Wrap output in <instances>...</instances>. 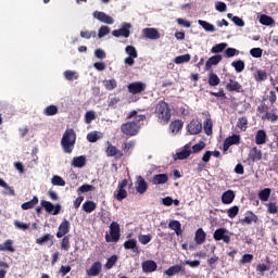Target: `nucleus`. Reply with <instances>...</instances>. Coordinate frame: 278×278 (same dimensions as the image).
I'll use <instances>...</instances> for the list:
<instances>
[{
  "mask_svg": "<svg viewBox=\"0 0 278 278\" xmlns=\"http://www.w3.org/2000/svg\"><path fill=\"white\" fill-rule=\"evenodd\" d=\"M47 242H50V247H53V235L51 233H46L43 237L38 238L36 240L37 244H45Z\"/></svg>",
  "mask_w": 278,
  "mask_h": 278,
  "instance_id": "nucleus-34",
  "label": "nucleus"
},
{
  "mask_svg": "<svg viewBox=\"0 0 278 278\" xmlns=\"http://www.w3.org/2000/svg\"><path fill=\"white\" fill-rule=\"evenodd\" d=\"M168 182V174H156L152 177L153 186H162Z\"/></svg>",
  "mask_w": 278,
  "mask_h": 278,
  "instance_id": "nucleus-20",
  "label": "nucleus"
},
{
  "mask_svg": "<svg viewBox=\"0 0 278 278\" xmlns=\"http://www.w3.org/2000/svg\"><path fill=\"white\" fill-rule=\"evenodd\" d=\"M0 187L1 188H4L5 190L9 191V194H11V197H14V188L13 187H10L8 185V182H5V180H3L2 178H0Z\"/></svg>",
  "mask_w": 278,
  "mask_h": 278,
  "instance_id": "nucleus-55",
  "label": "nucleus"
},
{
  "mask_svg": "<svg viewBox=\"0 0 278 278\" xmlns=\"http://www.w3.org/2000/svg\"><path fill=\"white\" fill-rule=\"evenodd\" d=\"M72 166H74V168H84L86 166V156H75L72 161Z\"/></svg>",
  "mask_w": 278,
  "mask_h": 278,
  "instance_id": "nucleus-27",
  "label": "nucleus"
},
{
  "mask_svg": "<svg viewBox=\"0 0 278 278\" xmlns=\"http://www.w3.org/2000/svg\"><path fill=\"white\" fill-rule=\"evenodd\" d=\"M45 116H55L58 114V108L55 105H49L43 110Z\"/></svg>",
  "mask_w": 278,
  "mask_h": 278,
  "instance_id": "nucleus-44",
  "label": "nucleus"
},
{
  "mask_svg": "<svg viewBox=\"0 0 278 278\" xmlns=\"http://www.w3.org/2000/svg\"><path fill=\"white\" fill-rule=\"evenodd\" d=\"M226 90L229 92H242V85L233 79H230L226 85Z\"/></svg>",
  "mask_w": 278,
  "mask_h": 278,
  "instance_id": "nucleus-22",
  "label": "nucleus"
},
{
  "mask_svg": "<svg viewBox=\"0 0 278 278\" xmlns=\"http://www.w3.org/2000/svg\"><path fill=\"white\" fill-rule=\"evenodd\" d=\"M136 190L139 194H144V192L149 190V185L147 184L144 178H142V176H137Z\"/></svg>",
  "mask_w": 278,
  "mask_h": 278,
  "instance_id": "nucleus-15",
  "label": "nucleus"
},
{
  "mask_svg": "<svg viewBox=\"0 0 278 278\" xmlns=\"http://www.w3.org/2000/svg\"><path fill=\"white\" fill-rule=\"evenodd\" d=\"M202 130L203 124H201L199 119H192L187 126V131L190 136H197V134H201Z\"/></svg>",
  "mask_w": 278,
  "mask_h": 278,
  "instance_id": "nucleus-9",
  "label": "nucleus"
},
{
  "mask_svg": "<svg viewBox=\"0 0 278 278\" xmlns=\"http://www.w3.org/2000/svg\"><path fill=\"white\" fill-rule=\"evenodd\" d=\"M233 199H236V193H233V191L231 190L224 192L222 195V202L225 205H229L230 203H233Z\"/></svg>",
  "mask_w": 278,
  "mask_h": 278,
  "instance_id": "nucleus-25",
  "label": "nucleus"
},
{
  "mask_svg": "<svg viewBox=\"0 0 278 278\" xmlns=\"http://www.w3.org/2000/svg\"><path fill=\"white\" fill-rule=\"evenodd\" d=\"M142 34L149 40H160V31L155 28H143Z\"/></svg>",
  "mask_w": 278,
  "mask_h": 278,
  "instance_id": "nucleus-18",
  "label": "nucleus"
},
{
  "mask_svg": "<svg viewBox=\"0 0 278 278\" xmlns=\"http://www.w3.org/2000/svg\"><path fill=\"white\" fill-rule=\"evenodd\" d=\"M38 205V197H34L30 201L22 204V210H34Z\"/></svg>",
  "mask_w": 278,
  "mask_h": 278,
  "instance_id": "nucleus-36",
  "label": "nucleus"
},
{
  "mask_svg": "<svg viewBox=\"0 0 278 278\" xmlns=\"http://www.w3.org/2000/svg\"><path fill=\"white\" fill-rule=\"evenodd\" d=\"M91 190H94V187L91 185H83L78 188V193L81 192H91Z\"/></svg>",
  "mask_w": 278,
  "mask_h": 278,
  "instance_id": "nucleus-64",
  "label": "nucleus"
},
{
  "mask_svg": "<svg viewBox=\"0 0 278 278\" xmlns=\"http://www.w3.org/2000/svg\"><path fill=\"white\" fill-rule=\"evenodd\" d=\"M106 242H118L121 240V226L118 223L113 222L110 225V235H105Z\"/></svg>",
  "mask_w": 278,
  "mask_h": 278,
  "instance_id": "nucleus-4",
  "label": "nucleus"
},
{
  "mask_svg": "<svg viewBox=\"0 0 278 278\" xmlns=\"http://www.w3.org/2000/svg\"><path fill=\"white\" fill-rule=\"evenodd\" d=\"M103 265L101 262H94L89 269H86L87 277H99L101 275V270Z\"/></svg>",
  "mask_w": 278,
  "mask_h": 278,
  "instance_id": "nucleus-12",
  "label": "nucleus"
},
{
  "mask_svg": "<svg viewBox=\"0 0 278 278\" xmlns=\"http://www.w3.org/2000/svg\"><path fill=\"white\" fill-rule=\"evenodd\" d=\"M264 53V50H262V48H253L250 50V55H252V58H262Z\"/></svg>",
  "mask_w": 278,
  "mask_h": 278,
  "instance_id": "nucleus-57",
  "label": "nucleus"
},
{
  "mask_svg": "<svg viewBox=\"0 0 278 278\" xmlns=\"http://www.w3.org/2000/svg\"><path fill=\"white\" fill-rule=\"evenodd\" d=\"M138 247V241H136V239H129L124 243V249L126 250H134Z\"/></svg>",
  "mask_w": 278,
  "mask_h": 278,
  "instance_id": "nucleus-51",
  "label": "nucleus"
},
{
  "mask_svg": "<svg viewBox=\"0 0 278 278\" xmlns=\"http://www.w3.org/2000/svg\"><path fill=\"white\" fill-rule=\"evenodd\" d=\"M256 222H257V215H255V213L253 212H248L244 218L241 219V223L243 225H251L252 223H256Z\"/></svg>",
  "mask_w": 278,
  "mask_h": 278,
  "instance_id": "nucleus-28",
  "label": "nucleus"
},
{
  "mask_svg": "<svg viewBox=\"0 0 278 278\" xmlns=\"http://www.w3.org/2000/svg\"><path fill=\"white\" fill-rule=\"evenodd\" d=\"M222 61H223V55L220 54L211 56L205 63L206 71H210L213 66H216V64H218Z\"/></svg>",
  "mask_w": 278,
  "mask_h": 278,
  "instance_id": "nucleus-23",
  "label": "nucleus"
},
{
  "mask_svg": "<svg viewBox=\"0 0 278 278\" xmlns=\"http://www.w3.org/2000/svg\"><path fill=\"white\" fill-rule=\"evenodd\" d=\"M77 140V134H75V130L73 128H67L63 137L61 139V147L64 151V153L71 154L73 153V150L75 149V142Z\"/></svg>",
  "mask_w": 278,
  "mask_h": 278,
  "instance_id": "nucleus-2",
  "label": "nucleus"
},
{
  "mask_svg": "<svg viewBox=\"0 0 278 278\" xmlns=\"http://www.w3.org/2000/svg\"><path fill=\"white\" fill-rule=\"evenodd\" d=\"M215 10H217V12H227V4L225 2H216L215 3Z\"/></svg>",
  "mask_w": 278,
  "mask_h": 278,
  "instance_id": "nucleus-63",
  "label": "nucleus"
},
{
  "mask_svg": "<svg viewBox=\"0 0 278 278\" xmlns=\"http://www.w3.org/2000/svg\"><path fill=\"white\" fill-rule=\"evenodd\" d=\"M225 49H227V43L222 42V43L215 45V46L211 49V52H212V53H223Z\"/></svg>",
  "mask_w": 278,
  "mask_h": 278,
  "instance_id": "nucleus-47",
  "label": "nucleus"
},
{
  "mask_svg": "<svg viewBox=\"0 0 278 278\" xmlns=\"http://www.w3.org/2000/svg\"><path fill=\"white\" fill-rule=\"evenodd\" d=\"M198 25L200 27L204 28V31H211V33L216 31V27L213 24H211V23H208L206 21L199 20L198 21Z\"/></svg>",
  "mask_w": 278,
  "mask_h": 278,
  "instance_id": "nucleus-33",
  "label": "nucleus"
},
{
  "mask_svg": "<svg viewBox=\"0 0 278 278\" xmlns=\"http://www.w3.org/2000/svg\"><path fill=\"white\" fill-rule=\"evenodd\" d=\"M190 60H192V56L190 54H182V55H178L174 59V62L176 64H187L188 62H190Z\"/></svg>",
  "mask_w": 278,
  "mask_h": 278,
  "instance_id": "nucleus-37",
  "label": "nucleus"
},
{
  "mask_svg": "<svg viewBox=\"0 0 278 278\" xmlns=\"http://www.w3.org/2000/svg\"><path fill=\"white\" fill-rule=\"evenodd\" d=\"M238 212H240V208L238 206H232L228 210V216L229 218H236L238 216Z\"/></svg>",
  "mask_w": 278,
  "mask_h": 278,
  "instance_id": "nucleus-62",
  "label": "nucleus"
},
{
  "mask_svg": "<svg viewBox=\"0 0 278 278\" xmlns=\"http://www.w3.org/2000/svg\"><path fill=\"white\" fill-rule=\"evenodd\" d=\"M41 207H43L48 214H52V216H58V214H60V210H62L60 204L53 205V203L47 200L41 201Z\"/></svg>",
  "mask_w": 278,
  "mask_h": 278,
  "instance_id": "nucleus-8",
  "label": "nucleus"
},
{
  "mask_svg": "<svg viewBox=\"0 0 278 278\" xmlns=\"http://www.w3.org/2000/svg\"><path fill=\"white\" fill-rule=\"evenodd\" d=\"M94 118H97V114L94 113V111H88L85 114V123L87 125H90V123H92V121H94Z\"/></svg>",
  "mask_w": 278,
  "mask_h": 278,
  "instance_id": "nucleus-49",
  "label": "nucleus"
},
{
  "mask_svg": "<svg viewBox=\"0 0 278 278\" xmlns=\"http://www.w3.org/2000/svg\"><path fill=\"white\" fill-rule=\"evenodd\" d=\"M115 199H117L118 201H123L124 199H127V190L118 189L117 193H115Z\"/></svg>",
  "mask_w": 278,
  "mask_h": 278,
  "instance_id": "nucleus-59",
  "label": "nucleus"
},
{
  "mask_svg": "<svg viewBox=\"0 0 278 278\" xmlns=\"http://www.w3.org/2000/svg\"><path fill=\"white\" fill-rule=\"evenodd\" d=\"M248 124H249V122L247 121V117H241L238 121L237 127H239V129H241V131H245Z\"/></svg>",
  "mask_w": 278,
  "mask_h": 278,
  "instance_id": "nucleus-58",
  "label": "nucleus"
},
{
  "mask_svg": "<svg viewBox=\"0 0 278 278\" xmlns=\"http://www.w3.org/2000/svg\"><path fill=\"white\" fill-rule=\"evenodd\" d=\"M83 210L87 214H92V212H94V210H97V203H94L92 201H87L83 204Z\"/></svg>",
  "mask_w": 278,
  "mask_h": 278,
  "instance_id": "nucleus-35",
  "label": "nucleus"
},
{
  "mask_svg": "<svg viewBox=\"0 0 278 278\" xmlns=\"http://www.w3.org/2000/svg\"><path fill=\"white\" fill-rule=\"evenodd\" d=\"M220 84V78L215 73L208 74V86L216 87Z\"/></svg>",
  "mask_w": 278,
  "mask_h": 278,
  "instance_id": "nucleus-40",
  "label": "nucleus"
},
{
  "mask_svg": "<svg viewBox=\"0 0 278 278\" xmlns=\"http://www.w3.org/2000/svg\"><path fill=\"white\" fill-rule=\"evenodd\" d=\"M71 230V224L68 220L64 219L60 226H59V231L56 232V238H64L66 233Z\"/></svg>",
  "mask_w": 278,
  "mask_h": 278,
  "instance_id": "nucleus-19",
  "label": "nucleus"
},
{
  "mask_svg": "<svg viewBox=\"0 0 278 278\" xmlns=\"http://www.w3.org/2000/svg\"><path fill=\"white\" fill-rule=\"evenodd\" d=\"M110 31L111 28L109 26H101L98 30V38H105Z\"/></svg>",
  "mask_w": 278,
  "mask_h": 278,
  "instance_id": "nucleus-50",
  "label": "nucleus"
},
{
  "mask_svg": "<svg viewBox=\"0 0 278 278\" xmlns=\"http://www.w3.org/2000/svg\"><path fill=\"white\" fill-rule=\"evenodd\" d=\"M61 249L63 251H68L71 249V239L68 236H65L61 241Z\"/></svg>",
  "mask_w": 278,
  "mask_h": 278,
  "instance_id": "nucleus-52",
  "label": "nucleus"
},
{
  "mask_svg": "<svg viewBox=\"0 0 278 278\" xmlns=\"http://www.w3.org/2000/svg\"><path fill=\"white\" fill-rule=\"evenodd\" d=\"M181 127H184V123H181V121H175L169 125V131L173 134V136H177V134H179L181 130Z\"/></svg>",
  "mask_w": 278,
  "mask_h": 278,
  "instance_id": "nucleus-30",
  "label": "nucleus"
},
{
  "mask_svg": "<svg viewBox=\"0 0 278 278\" xmlns=\"http://www.w3.org/2000/svg\"><path fill=\"white\" fill-rule=\"evenodd\" d=\"M63 76L67 81H75V79H79V73L76 71L67 70L63 73Z\"/></svg>",
  "mask_w": 278,
  "mask_h": 278,
  "instance_id": "nucleus-32",
  "label": "nucleus"
},
{
  "mask_svg": "<svg viewBox=\"0 0 278 278\" xmlns=\"http://www.w3.org/2000/svg\"><path fill=\"white\" fill-rule=\"evenodd\" d=\"M186 268L181 265L170 266L168 269L164 271L167 277H173L175 275H179V273H185Z\"/></svg>",
  "mask_w": 278,
  "mask_h": 278,
  "instance_id": "nucleus-21",
  "label": "nucleus"
},
{
  "mask_svg": "<svg viewBox=\"0 0 278 278\" xmlns=\"http://www.w3.org/2000/svg\"><path fill=\"white\" fill-rule=\"evenodd\" d=\"M270 192H271L270 188H265V189H263V190L260 191V193H258V199H260L261 201H264V202L268 201V199H270Z\"/></svg>",
  "mask_w": 278,
  "mask_h": 278,
  "instance_id": "nucleus-42",
  "label": "nucleus"
},
{
  "mask_svg": "<svg viewBox=\"0 0 278 278\" xmlns=\"http://www.w3.org/2000/svg\"><path fill=\"white\" fill-rule=\"evenodd\" d=\"M203 149H205V142L203 141H200L199 143L192 147L193 153H200V151H203Z\"/></svg>",
  "mask_w": 278,
  "mask_h": 278,
  "instance_id": "nucleus-61",
  "label": "nucleus"
},
{
  "mask_svg": "<svg viewBox=\"0 0 278 278\" xmlns=\"http://www.w3.org/2000/svg\"><path fill=\"white\" fill-rule=\"evenodd\" d=\"M138 240L141 244H149L153 240V237L151 235H139Z\"/></svg>",
  "mask_w": 278,
  "mask_h": 278,
  "instance_id": "nucleus-53",
  "label": "nucleus"
},
{
  "mask_svg": "<svg viewBox=\"0 0 278 278\" xmlns=\"http://www.w3.org/2000/svg\"><path fill=\"white\" fill-rule=\"evenodd\" d=\"M260 23L261 25H266V26H270L275 23V20H273V17L268 16V15H261L260 17Z\"/></svg>",
  "mask_w": 278,
  "mask_h": 278,
  "instance_id": "nucleus-46",
  "label": "nucleus"
},
{
  "mask_svg": "<svg viewBox=\"0 0 278 278\" xmlns=\"http://www.w3.org/2000/svg\"><path fill=\"white\" fill-rule=\"evenodd\" d=\"M214 127V123H212V119L207 118L204 122V131L206 136H212V128Z\"/></svg>",
  "mask_w": 278,
  "mask_h": 278,
  "instance_id": "nucleus-48",
  "label": "nucleus"
},
{
  "mask_svg": "<svg viewBox=\"0 0 278 278\" xmlns=\"http://www.w3.org/2000/svg\"><path fill=\"white\" fill-rule=\"evenodd\" d=\"M231 66L235 67L236 73H242V71H244V61H233Z\"/></svg>",
  "mask_w": 278,
  "mask_h": 278,
  "instance_id": "nucleus-45",
  "label": "nucleus"
},
{
  "mask_svg": "<svg viewBox=\"0 0 278 278\" xmlns=\"http://www.w3.org/2000/svg\"><path fill=\"white\" fill-rule=\"evenodd\" d=\"M190 143H187L184 149L177 153L178 160H187V157H190Z\"/></svg>",
  "mask_w": 278,
  "mask_h": 278,
  "instance_id": "nucleus-31",
  "label": "nucleus"
},
{
  "mask_svg": "<svg viewBox=\"0 0 278 278\" xmlns=\"http://www.w3.org/2000/svg\"><path fill=\"white\" fill-rule=\"evenodd\" d=\"M146 115H137L132 122L125 123L121 126V131L125 136H137L142 125H144Z\"/></svg>",
  "mask_w": 278,
  "mask_h": 278,
  "instance_id": "nucleus-1",
  "label": "nucleus"
},
{
  "mask_svg": "<svg viewBox=\"0 0 278 278\" xmlns=\"http://www.w3.org/2000/svg\"><path fill=\"white\" fill-rule=\"evenodd\" d=\"M239 54H240V51L237 50L236 48H228L225 50L226 58H233Z\"/></svg>",
  "mask_w": 278,
  "mask_h": 278,
  "instance_id": "nucleus-56",
  "label": "nucleus"
},
{
  "mask_svg": "<svg viewBox=\"0 0 278 278\" xmlns=\"http://www.w3.org/2000/svg\"><path fill=\"white\" fill-rule=\"evenodd\" d=\"M131 24L127 22L122 23V27L119 29L113 30L112 36L114 38H129L131 36Z\"/></svg>",
  "mask_w": 278,
  "mask_h": 278,
  "instance_id": "nucleus-5",
  "label": "nucleus"
},
{
  "mask_svg": "<svg viewBox=\"0 0 278 278\" xmlns=\"http://www.w3.org/2000/svg\"><path fill=\"white\" fill-rule=\"evenodd\" d=\"M108 148H106V155L108 157H116V160L123 157V152L116 149V147L112 146L110 141L106 142Z\"/></svg>",
  "mask_w": 278,
  "mask_h": 278,
  "instance_id": "nucleus-16",
  "label": "nucleus"
},
{
  "mask_svg": "<svg viewBox=\"0 0 278 278\" xmlns=\"http://www.w3.org/2000/svg\"><path fill=\"white\" fill-rule=\"evenodd\" d=\"M93 18H97V21H100V23H105L106 25H114V18L108 15L105 12H93Z\"/></svg>",
  "mask_w": 278,
  "mask_h": 278,
  "instance_id": "nucleus-11",
  "label": "nucleus"
},
{
  "mask_svg": "<svg viewBox=\"0 0 278 278\" xmlns=\"http://www.w3.org/2000/svg\"><path fill=\"white\" fill-rule=\"evenodd\" d=\"M147 90V84L142 81H135L128 85V92L130 94H140V92H144Z\"/></svg>",
  "mask_w": 278,
  "mask_h": 278,
  "instance_id": "nucleus-10",
  "label": "nucleus"
},
{
  "mask_svg": "<svg viewBox=\"0 0 278 278\" xmlns=\"http://www.w3.org/2000/svg\"><path fill=\"white\" fill-rule=\"evenodd\" d=\"M103 138V134L99 131L89 132L87 135L88 142H97V140H101Z\"/></svg>",
  "mask_w": 278,
  "mask_h": 278,
  "instance_id": "nucleus-39",
  "label": "nucleus"
},
{
  "mask_svg": "<svg viewBox=\"0 0 278 278\" xmlns=\"http://www.w3.org/2000/svg\"><path fill=\"white\" fill-rule=\"evenodd\" d=\"M240 135H232L225 139L224 141V151H229V147H233V144H240Z\"/></svg>",
  "mask_w": 278,
  "mask_h": 278,
  "instance_id": "nucleus-13",
  "label": "nucleus"
},
{
  "mask_svg": "<svg viewBox=\"0 0 278 278\" xmlns=\"http://www.w3.org/2000/svg\"><path fill=\"white\" fill-rule=\"evenodd\" d=\"M125 53L128 55L125 60H124V64H126V66H134V64H136V58H138V50H136V47L134 46H127L125 48Z\"/></svg>",
  "mask_w": 278,
  "mask_h": 278,
  "instance_id": "nucleus-6",
  "label": "nucleus"
},
{
  "mask_svg": "<svg viewBox=\"0 0 278 278\" xmlns=\"http://www.w3.org/2000/svg\"><path fill=\"white\" fill-rule=\"evenodd\" d=\"M52 186H66V181L60 176H53L51 179Z\"/></svg>",
  "mask_w": 278,
  "mask_h": 278,
  "instance_id": "nucleus-54",
  "label": "nucleus"
},
{
  "mask_svg": "<svg viewBox=\"0 0 278 278\" xmlns=\"http://www.w3.org/2000/svg\"><path fill=\"white\" fill-rule=\"evenodd\" d=\"M14 226L16 229H21L22 231H27L29 229V224H25L23 222L15 220Z\"/></svg>",
  "mask_w": 278,
  "mask_h": 278,
  "instance_id": "nucleus-60",
  "label": "nucleus"
},
{
  "mask_svg": "<svg viewBox=\"0 0 278 278\" xmlns=\"http://www.w3.org/2000/svg\"><path fill=\"white\" fill-rule=\"evenodd\" d=\"M118 262V256L116 254L112 255L111 257L108 258L105 263V268L108 270H111V268H114V265Z\"/></svg>",
  "mask_w": 278,
  "mask_h": 278,
  "instance_id": "nucleus-43",
  "label": "nucleus"
},
{
  "mask_svg": "<svg viewBox=\"0 0 278 278\" xmlns=\"http://www.w3.org/2000/svg\"><path fill=\"white\" fill-rule=\"evenodd\" d=\"M268 140V136L266 135V130H257L255 135V144L262 146L266 144V141Z\"/></svg>",
  "mask_w": 278,
  "mask_h": 278,
  "instance_id": "nucleus-24",
  "label": "nucleus"
},
{
  "mask_svg": "<svg viewBox=\"0 0 278 278\" xmlns=\"http://www.w3.org/2000/svg\"><path fill=\"white\" fill-rule=\"evenodd\" d=\"M141 268L143 273H155L157 270V263H155V261H144L141 264Z\"/></svg>",
  "mask_w": 278,
  "mask_h": 278,
  "instance_id": "nucleus-17",
  "label": "nucleus"
},
{
  "mask_svg": "<svg viewBox=\"0 0 278 278\" xmlns=\"http://www.w3.org/2000/svg\"><path fill=\"white\" fill-rule=\"evenodd\" d=\"M195 242L198 244H203L205 242V231H203V228H199L195 232Z\"/></svg>",
  "mask_w": 278,
  "mask_h": 278,
  "instance_id": "nucleus-41",
  "label": "nucleus"
},
{
  "mask_svg": "<svg viewBox=\"0 0 278 278\" xmlns=\"http://www.w3.org/2000/svg\"><path fill=\"white\" fill-rule=\"evenodd\" d=\"M168 227L172 231H175L177 236H181V233H184L181 230V223H179V220H170Z\"/></svg>",
  "mask_w": 278,
  "mask_h": 278,
  "instance_id": "nucleus-29",
  "label": "nucleus"
},
{
  "mask_svg": "<svg viewBox=\"0 0 278 278\" xmlns=\"http://www.w3.org/2000/svg\"><path fill=\"white\" fill-rule=\"evenodd\" d=\"M262 157H263L262 150L258 149L257 147H253L248 154L249 162H260Z\"/></svg>",
  "mask_w": 278,
  "mask_h": 278,
  "instance_id": "nucleus-14",
  "label": "nucleus"
},
{
  "mask_svg": "<svg viewBox=\"0 0 278 278\" xmlns=\"http://www.w3.org/2000/svg\"><path fill=\"white\" fill-rule=\"evenodd\" d=\"M0 251H8L9 253H14L16 251L14 249V241L12 239H8L3 243H1Z\"/></svg>",
  "mask_w": 278,
  "mask_h": 278,
  "instance_id": "nucleus-26",
  "label": "nucleus"
},
{
  "mask_svg": "<svg viewBox=\"0 0 278 278\" xmlns=\"http://www.w3.org/2000/svg\"><path fill=\"white\" fill-rule=\"evenodd\" d=\"M155 116L161 125H168L170 121V109L168 103L160 101L155 106Z\"/></svg>",
  "mask_w": 278,
  "mask_h": 278,
  "instance_id": "nucleus-3",
  "label": "nucleus"
},
{
  "mask_svg": "<svg viewBox=\"0 0 278 278\" xmlns=\"http://www.w3.org/2000/svg\"><path fill=\"white\" fill-rule=\"evenodd\" d=\"M213 238L216 241L223 240V242H225L226 244H229V242H231V237L229 236V230H227L225 228H218L217 230H215Z\"/></svg>",
  "mask_w": 278,
  "mask_h": 278,
  "instance_id": "nucleus-7",
  "label": "nucleus"
},
{
  "mask_svg": "<svg viewBox=\"0 0 278 278\" xmlns=\"http://www.w3.org/2000/svg\"><path fill=\"white\" fill-rule=\"evenodd\" d=\"M102 84L106 90H114L116 86H118L116 79H105L102 81Z\"/></svg>",
  "mask_w": 278,
  "mask_h": 278,
  "instance_id": "nucleus-38",
  "label": "nucleus"
}]
</instances>
